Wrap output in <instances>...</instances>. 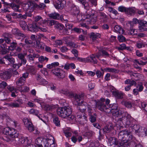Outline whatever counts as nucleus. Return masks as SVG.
I'll return each instance as SVG.
<instances>
[{"instance_id": "nucleus-1", "label": "nucleus", "mask_w": 147, "mask_h": 147, "mask_svg": "<svg viewBox=\"0 0 147 147\" xmlns=\"http://www.w3.org/2000/svg\"><path fill=\"white\" fill-rule=\"evenodd\" d=\"M57 112L58 115L63 118L67 117L69 120H75V116L71 115L72 110L69 106L59 108L57 109Z\"/></svg>"}, {"instance_id": "nucleus-2", "label": "nucleus", "mask_w": 147, "mask_h": 147, "mask_svg": "<svg viewBox=\"0 0 147 147\" xmlns=\"http://www.w3.org/2000/svg\"><path fill=\"white\" fill-rule=\"evenodd\" d=\"M110 100L108 98L105 101L104 98H101V100L96 103V107L99 110L102 111H104L109 113L111 112V109H113V107H111V105L109 103Z\"/></svg>"}, {"instance_id": "nucleus-3", "label": "nucleus", "mask_w": 147, "mask_h": 147, "mask_svg": "<svg viewBox=\"0 0 147 147\" xmlns=\"http://www.w3.org/2000/svg\"><path fill=\"white\" fill-rule=\"evenodd\" d=\"M107 138L108 139V142L110 146L115 145L117 146L118 147H128V146L127 143L122 141L120 142L115 137H109L108 136Z\"/></svg>"}, {"instance_id": "nucleus-4", "label": "nucleus", "mask_w": 147, "mask_h": 147, "mask_svg": "<svg viewBox=\"0 0 147 147\" xmlns=\"http://www.w3.org/2000/svg\"><path fill=\"white\" fill-rule=\"evenodd\" d=\"M120 121H122V123L125 125L126 126H127L129 127L133 125L132 123L133 121V118L128 113L125 114L124 117H122V118H119V119Z\"/></svg>"}, {"instance_id": "nucleus-5", "label": "nucleus", "mask_w": 147, "mask_h": 147, "mask_svg": "<svg viewBox=\"0 0 147 147\" xmlns=\"http://www.w3.org/2000/svg\"><path fill=\"white\" fill-rule=\"evenodd\" d=\"M81 95H83V98L82 99H78L77 100L75 99V101L77 102V103H76L75 104L78 105V109L82 113L83 112H84L86 110V109H87L88 105H88L87 103L84 102L83 100H81L84 98V95L83 94H81Z\"/></svg>"}, {"instance_id": "nucleus-6", "label": "nucleus", "mask_w": 147, "mask_h": 147, "mask_svg": "<svg viewBox=\"0 0 147 147\" xmlns=\"http://www.w3.org/2000/svg\"><path fill=\"white\" fill-rule=\"evenodd\" d=\"M62 93L67 96L71 97H74L75 99H82L83 98V95H78L74 93L73 92L69 91L67 89H63L61 90L60 91Z\"/></svg>"}, {"instance_id": "nucleus-7", "label": "nucleus", "mask_w": 147, "mask_h": 147, "mask_svg": "<svg viewBox=\"0 0 147 147\" xmlns=\"http://www.w3.org/2000/svg\"><path fill=\"white\" fill-rule=\"evenodd\" d=\"M113 127L112 125L111 124H110L106 125L102 129H100L99 131V139L100 140V139L102 137V135L101 134L102 131L103 132V133L105 135L106 138H107V136H108L109 133L111 132V131L113 129Z\"/></svg>"}, {"instance_id": "nucleus-8", "label": "nucleus", "mask_w": 147, "mask_h": 147, "mask_svg": "<svg viewBox=\"0 0 147 147\" xmlns=\"http://www.w3.org/2000/svg\"><path fill=\"white\" fill-rule=\"evenodd\" d=\"M77 60L83 62H91L94 64L97 63V61L95 58V56L92 54L90 56L86 58H82L80 57L76 58Z\"/></svg>"}, {"instance_id": "nucleus-9", "label": "nucleus", "mask_w": 147, "mask_h": 147, "mask_svg": "<svg viewBox=\"0 0 147 147\" xmlns=\"http://www.w3.org/2000/svg\"><path fill=\"white\" fill-rule=\"evenodd\" d=\"M14 139L16 144L22 145L23 146L26 145L29 141L27 138L23 137H18V136Z\"/></svg>"}, {"instance_id": "nucleus-10", "label": "nucleus", "mask_w": 147, "mask_h": 147, "mask_svg": "<svg viewBox=\"0 0 147 147\" xmlns=\"http://www.w3.org/2000/svg\"><path fill=\"white\" fill-rule=\"evenodd\" d=\"M52 72L54 74L58 76L59 78H63L65 75V73L62 69L57 68L53 69Z\"/></svg>"}, {"instance_id": "nucleus-11", "label": "nucleus", "mask_w": 147, "mask_h": 147, "mask_svg": "<svg viewBox=\"0 0 147 147\" xmlns=\"http://www.w3.org/2000/svg\"><path fill=\"white\" fill-rule=\"evenodd\" d=\"M94 11H92V14L89 16H88V15H86V21L88 22L89 23L94 24L97 20V16L94 15Z\"/></svg>"}, {"instance_id": "nucleus-12", "label": "nucleus", "mask_w": 147, "mask_h": 147, "mask_svg": "<svg viewBox=\"0 0 147 147\" xmlns=\"http://www.w3.org/2000/svg\"><path fill=\"white\" fill-rule=\"evenodd\" d=\"M12 32L15 35L16 38L19 39L22 38H25V35L17 28H15L12 30Z\"/></svg>"}, {"instance_id": "nucleus-13", "label": "nucleus", "mask_w": 147, "mask_h": 147, "mask_svg": "<svg viewBox=\"0 0 147 147\" xmlns=\"http://www.w3.org/2000/svg\"><path fill=\"white\" fill-rule=\"evenodd\" d=\"M11 77V74L8 71L2 70L0 71V77L4 80L10 79Z\"/></svg>"}, {"instance_id": "nucleus-14", "label": "nucleus", "mask_w": 147, "mask_h": 147, "mask_svg": "<svg viewBox=\"0 0 147 147\" xmlns=\"http://www.w3.org/2000/svg\"><path fill=\"white\" fill-rule=\"evenodd\" d=\"M23 121L25 126L28 128L30 131L32 132L34 130V128L32 123L28 119H24Z\"/></svg>"}, {"instance_id": "nucleus-15", "label": "nucleus", "mask_w": 147, "mask_h": 147, "mask_svg": "<svg viewBox=\"0 0 147 147\" xmlns=\"http://www.w3.org/2000/svg\"><path fill=\"white\" fill-rule=\"evenodd\" d=\"M138 27L141 32L147 31V22L141 20L139 21Z\"/></svg>"}, {"instance_id": "nucleus-16", "label": "nucleus", "mask_w": 147, "mask_h": 147, "mask_svg": "<svg viewBox=\"0 0 147 147\" xmlns=\"http://www.w3.org/2000/svg\"><path fill=\"white\" fill-rule=\"evenodd\" d=\"M81 3L83 5L84 7L86 10V11L85 15H88L89 16L92 14V11L90 8V6L88 3L85 1H83Z\"/></svg>"}, {"instance_id": "nucleus-17", "label": "nucleus", "mask_w": 147, "mask_h": 147, "mask_svg": "<svg viewBox=\"0 0 147 147\" xmlns=\"http://www.w3.org/2000/svg\"><path fill=\"white\" fill-rule=\"evenodd\" d=\"M111 112L110 113L114 114V115L117 117L121 116V115L122 116V117H124L125 114H126V113H123V112L121 110H118L117 107H115V108H113V109H111Z\"/></svg>"}, {"instance_id": "nucleus-18", "label": "nucleus", "mask_w": 147, "mask_h": 147, "mask_svg": "<svg viewBox=\"0 0 147 147\" xmlns=\"http://www.w3.org/2000/svg\"><path fill=\"white\" fill-rule=\"evenodd\" d=\"M29 113L30 114L34 115L37 116L44 123H46V121L43 120L45 117H42V116L40 114H39V115L38 114L39 113V112L38 110L34 109H31L29 111Z\"/></svg>"}, {"instance_id": "nucleus-19", "label": "nucleus", "mask_w": 147, "mask_h": 147, "mask_svg": "<svg viewBox=\"0 0 147 147\" xmlns=\"http://www.w3.org/2000/svg\"><path fill=\"white\" fill-rule=\"evenodd\" d=\"M65 2L64 1H60L59 0H56L54 2V5L55 7L57 9H62L64 7Z\"/></svg>"}, {"instance_id": "nucleus-20", "label": "nucleus", "mask_w": 147, "mask_h": 147, "mask_svg": "<svg viewBox=\"0 0 147 147\" xmlns=\"http://www.w3.org/2000/svg\"><path fill=\"white\" fill-rule=\"evenodd\" d=\"M69 38L68 37L64 38V40L67 46L74 48H78L80 47L77 43H75L71 41H69L68 40Z\"/></svg>"}, {"instance_id": "nucleus-21", "label": "nucleus", "mask_w": 147, "mask_h": 147, "mask_svg": "<svg viewBox=\"0 0 147 147\" xmlns=\"http://www.w3.org/2000/svg\"><path fill=\"white\" fill-rule=\"evenodd\" d=\"M44 147H55L54 141L52 139H44L43 140Z\"/></svg>"}, {"instance_id": "nucleus-22", "label": "nucleus", "mask_w": 147, "mask_h": 147, "mask_svg": "<svg viewBox=\"0 0 147 147\" xmlns=\"http://www.w3.org/2000/svg\"><path fill=\"white\" fill-rule=\"evenodd\" d=\"M23 102L22 99H19L14 102L9 103V105L12 108H19L21 107V105L22 104Z\"/></svg>"}, {"instance_id": "nucleus-23", "label": "nucleus", "mask_w": 147, "mask_h": 147, "mask_svg": "<svg viewBox=\"0 0 147 147\" xmlns=\"http://www.w3.org/2000/svg\"><path fill=\"white\" fill-rule=\"evenodd\" d=\"M3 58L5 59L6 61L9 62L7 64V65L8 66H11V65H12V64H13L15 63V60L10 55H7L4 56Z\"/></svg>"}, {"instance_id": "nucleus-24", "label": "nucleus", "mask_w": 147, "mask_h": 147, "mask_svg": "<svg viewBox=\"0 0 147 147\" xmlns=\"http://www.w3.org/2000/svg\"><path fill=\"white\" fill-rule=\"evenodd\" d=\"M36 4L31 1H29L26 4L24 7V9L26 11L28 10H32L35 7Z\"/></svg>"}, {"instance_id": "nucleus-25", "label": "nucleus", "mask_w": 147, "mask_h": 147, "mask_svg": "<svg viewBox=\"0 0 147 147\" xmlns=\"http://www.w3.org/2000/svg\"><path fill=\"white\" fill-rule=\"evenodd\" d=\"M136 11V8L135 7H127L126 14L130 16H133L135 13Z\"/></svg>"}, {"instance_id": "nucleus-26", "label": "nucleus", "mask_w": 147, "mask_h": 147, "mask_svg": "<svg viewBox=\"0 0 147 147\" xmlns=\"http://www.w3.org/2000/svg\"><path fill=\"white\" fill-rule=\"evenodd\" d=\"M70 8L69 11L73 15H77V16H78V14L79 13V11L76 6L74 4L72 5Z\"/></svg>"}, {"instance_id": "nucleus-27", "label": "nucleus", "mask_w": 147, "mask_h": 147, "mask_svg": "<svg viewBox=\"0 0 147 147\" xmlns=\"http://www.w3.org/2000/svg\"><path fill=\"white\" fill-rule=\"evenodd\" d=\"M38 26L36 24H30L28 26V30L32 32H36L38 31Z\"/></svg>"}, {"instance_id": "nucleus-28", "label": "nucleus", "mask_w": 147, "mask_h": 147, "mask_svg": "<svg viewBox=\"0 0 147 147\" xmlns=\"http://www.w3.org/2000/svg\"><path fill=\"white\" fill-rule=\"evenodd\" d=\"M9 130L8 135L10 137L15 139L18 136V134L16 133V131L14 129L10 128Z\"/></svg>"}, {"instance_id": "nucleus-29", "label": "nucleus", "mask_w": 147, "mask_h": 147, "mask_svg": "<svg viewBox=\"0 0 147 147\" xmlns=\"http://www.w3.org/2000/svg\"><path fill=\"white\" fill-rule=\"evenodd\" d=\"M113 95L117 98L121 99L123 98V94L121 92L118 90L113 91L112 92Z\"/></svg>"}, {"instance_id": "nucleus-30", "label": "nucleus", "mask_w": 147, "mask_h": 147, "mask_svg": "<svg viewBox=\"0 0 147 147\" xmlns=\"http://www.w3.org/2000/svg\"><path fill=\"white\" fill-rule=\"evenodd\" d=\"M56 21L53 20H45L42 21V23L49 26H51L53 25H55Z\"/></svg>"}, {"instance_id": "nucleus-31", "label": "nucleus", "mask_w": 147, "mask_h": 147, "mask_svg": "<svg viewBox=\"0 0 147 147\" xmlns=\"http://www.w3.org/2000/svg\"><path fill=\"white\" fill-rule=\"evenodd\" d=\"M49 16L50 18L55 20L59 19L60 18L61 19L62 17H63V16H60L58 13L56 12L50 13L49 15Z\"/></svg>"}, {"instance_id": "nucleus-32", "label": "nucleus", "mask_w": 147, "mask_h": 147, "mask_svg": "<svg viewBox=\"0 0 147 147\" xmlns=\"http://www.w3.org/2000/svg\"><path fill=\"white\" fill-rule=\"evenodd\" d=\"M39 56L38 54L37 53H33V54H29L28 55L27 57L29 59L30 62H34L35 58H38Z\"/></svg>"}, {"instance_id": "nucleus-33", "label": "nucleus", "mask_w": 147, "mask_h": 147, "mask_svg": "<svg viewBox=\"0 0 147 147\" xmlns=\"http://www.w3.org/2000/svg\"><path fill=\"white\" fill-rule=\"evenodd\" d=\"M17 45L16 42L12 41L9 45H6V46L9 51H12L15 49Z\"/></svg>"}, {"instance_id": "nucleus-34", "label": "nucleus", "mask_w": 147, "mask_h": 147, "mask_svg": "<svg viewBox=\"0 0 147 147\" xmlns=\"http://www.w3.org/2000/svg\"><path fill=\"white\" fill-rule=\"evenodd\" d=\"M11 15L12 16V18L14 19L21 20H22V14H18L17 13L13 12L11 13Z\"/></svg>"}, {"instance_id": "nucleus-35", "label": "nucleus", "mask_w": 147, "mask_h": 147, "mask_svg": "<svg viewBox=\"0 0 147 147\" xmlns=\"http://www.w3.org/2000/svg\"><path fill=\"white\" fill-rule=\"evenodd\" d=\"M125 136V139L123 140V141H125L127 142L129 141L133 138L132 134L130 132H128L127 130Z\"/></svg>"}, {"instance_id": "nucleus-36", "label": "nucleus", "mask_w": 147, "mask_h": 147, "mask_svg": "<svg viewBox=\"0 0 147 147\" xmlns=\"http://www.w3.org/2000/svg\"><path fill=\"white\" fill-rule=\"evenodd\" d=\"M3 36L5 38V41L6 43L5 45H9L12 42L11 39L9 38L10 35L8 33H5L4 34Z\"/></svg>"}, {"instance_id": "nucleus-37", "label": "nucleus", "mask_w": 147, "mask_h": 147, "mask_svg": "<svg viewBox=\"0 0 147 147\" xmlns=\"http://www.w3.org/2000/svg\"><path fill=\"white\" fill-rule=\"evenodd\" d=\"M0 47L2 49L1 52V54L3 55L6 54L9 51L5 44H1L0 45Z\"/></svg>"}, {"instance_id": "nucleus-38", "label": "nucleus", "mask_w": 147, "mask_h": 147, "mask_svg": "<svg viewBox=\"0 0 147 147\" xmlns=\"http://www.w3.org/2000/svg\"><path fill=\"white\" fill-rule=\"evenodd\" d=\"M37 80L40 83V84L43 85H45L48 83V82L40 77V76H38L36 77Z\"/></svg>"}, {"instance_id": "nucleus-39", "label": "nucleus", "mask_w": 147, "mask_h": 147, "mask_svg": "<svg viewBox=\"0 0 147 147\" xmlns=\"http://www.w3.org/2000/svg\"><path fill=\"white\" fill-rule=\"evenodd\" d=\"M9 6L11 7L12 9L14 11L16 12H20L21 11L19 9L20 6L18 5L13 3L10 4Z\"/></svg>"}, {"instance_id": "nucleus-40", "label": "nucleus", "mask_w": 147, "mask_h": 147, "mask_svg": "<svg viewBox=\"0 0 147 147\" xmlns=\"http://www.w3.org/2000/svg\"><path fill=\"white\" fill-rule=\"evenodd\" d=\"M25 80V78L20 77L16 83L17 85L21 86L24 84Z\"/></svg>"}, {"instance_id": "nucleus-41", "label": "nucleus", "mask_w": 147, "mask_h": 147, "mask_svg": "<svg viewBox=\"0 0 147 147\" xmlns=\"http://www.w3.org/2000/svg\"><path fill=\"white\" fill-rule=\"evenodd\" d=\"M114 31L115 32L119 34H122L124 33L123 29L118 25H116L114 27Z\"/></svg>"}, {"instance_id": "nucleus-42", "label": "nucleus", "mask_w": 147, "mask_h": 147, "mask_svg": "<svg viewBox=\"0 0 147 147\" xmlns=\"http://www.w3.org/2000/svg\"><path fill=\"white\" fill-rule=\"evenodd\" d=\"M140 126L139 125H134L130 126V129H132V131H134L136 133L140 129Z\"/></svg>"}, {"instance_id": "nucleus-43", "label": "nucleus", "mask_w": 147, "mask_h": 147, "mask_svg": "<svg viewBox=\"0 0 147 147\" xmlns=\"http://www.w3.org/2000/svg\"><path fill=\"white\" fill-rule=\"evenodd\" d=\"M127 130H124L121 131L119 132L118 135V138L119 139L123 140L125 139V136Z\"/></svg>"}, {"instance_id": "nucleus-44", "label": "nucleus", "mask_w": 147, "mask_h": 147, "mask_svg": "<svg viewBox=\"0 0 147 147\" xmlns=\"http://www.w3.org/2000/svg\"><path fill=\"white\" fill-rule=\"evenodd\" d=\"M32 11H33L32 10L30 11H28V10H27V11L25 13V14L22 15V17H22V20H24L26 19L27 16L30 17L32 16V14L31 13V12Z\"/></svg>"}, {"instance_id": "nucleus-45", "label": "nucleus", "mask_w": 147, "mask_h": 147, "mask_svg": "<svg viewBox=\"0 0 147 147\" xmlns=\"http://www.w3.org/2000/svg\"><path fill=\"white\" fill-rule=\"evenodd\" d=\"M36 45L38 49H44L45 46L44 43L42 42H40L39 41H36Z\"/></svg>"}, {"instance_id": "nucleus-46", "label": "nucleus", "mask_w": 147, "mask_h": 147, "mask_svg": "<svg viewBox=\"0 0 147 147\" xmlns=\"http://www.w3.org/2000/svg\"><path fill=\"white\" fill-rule=\"evenodd\" d=\"M54 27L56 28H57L59 30H61L63 29L64 26L58 22L56 21Z\"/></svg>"}, {"instance_id": "nucleus-47", "label": "nucleus", "mask_w": 147, "mask_h": 147, "mask_svg": "<svg viewBox=\"0 0 147 147\" xmlns=\"http://www.w3.org/2000/svg\"><path fill=\"white\" fill-rule=\"evenodd\" d=\"M100 18L103 22H106L107 19V16L104 13L100 12Z\"/></svg>"}, {"instance_id": "nucleus-48", "label": "nucleus", "mask_w": 147, "mask_h": 147, "mask_svg": "<svg viewBox=\"0 0 147 147\" xmlns=\"http://www.w3.org/2000/svg\"><path fill=\"white\" fill-rule=\"evenodd\" d=\"M90 36L93 40L96 38H100L101 36L100 34L97 33H92L90 34Z\"/></svg>"}, {"instance_id": "nucleus-49", "label": "nucleus", "mask_w": 147, "mask_h": 147, "mask_svg": "<svg viewBox=\"0 0 147 147\" xmlns=\"http://www.w3.org/2000/svg\"><path fill=\"white\" fill-rule=\"evenodd\" d=\"M87 109L89 116L96 114L94 113V110L91 109V107L90 105H88Z\"/></svg>"}, {"instance_id": "nucleus-50", "label": "nucleus", "mask_w": 147, "mask_h": 147, "mask_svg": "<svg viewBox=\"0 0 147 147\" xmlns=\"http://www.w3.org/2000/svg\"><path fill=\"white\" fill-rule=\"evenodd\" d=\"M59 65V63L56 62L47 65V67L49 69H51L58 66Z\"/></svg>"}, {"instance_id": "nucleus-51", "label": "nucleus", "mask_w": 147, "mask_h": 147, "mask_svg": "<svg viewBox=\"0 0 147 147\" xmlns=\"http://www.w3.org/2000/svg\"><path fill=\"white\" fill-rule=\"evenodd\" d=\"M53 106L46 105L44 106V109L47 111H52L54 108Z\"/></svg>"}, {"instance_id": "nucleus-52", "label": "nucleus", "mask_w": 147, "mask_h": 147, "mask_svg": "<svg viewBox=\"0 0 147 147\" xmlns=\"http://www.w3.org/2000/svg\"><path fill=\"white\" fill-rule=\"evenodd\" d=\"M90 116L89 120L91 123H94L96 121V114H94Z\"/></svg>"}, {"instance_id": "nucleus-53", "label": "nucleus", "mask_w": 147, "mask_h": 147, "mask_svg": "<svg viewBox=\"0 0 147 147\" xmlns=\"http://www.w3.org/2000/svg\"><path fill=\"white\" fill-rule=\"evenodd\" d=\"M38 58L39 61L40 63H42L45 61H46V62H47L49 60L48 58L43 56H41L40 57H39Z\"/></svg>"}, {"instance_id": "nucleus-54", "label": "nucleus", "mask_w": 147, "mask_h": 147, "mask_svg": "<svg viewBox=\"0 0 147 147\" xmlns=\"http://www.w3.org/2000/svg\"><path fill=\"white\" fill-rule=\"evenodd\" d=\"M41 139L40 138H37L35 142L36 144L38 145L39 147H43L44 146L43 144H41V142H42Z\"/></svg>"}, {"instance_id": "nucleus-55", "label": "nucleus", "mask_w": 147, "mask_h": 147, "mask_svg": "<svg viewBox=\"0 0 147 147\" xmlns=\"http://www.w3.org/2000/svg\"><path fill=\"white\" fill-rule=\"evenodd\" d=\"M20 26L22 28L23 30L26 29L27 24L26 22L24 21H21L20 22Z\"/></svg>"}, {"instance_id": "nucleus-56", "label": "nucleus", "mask_w": 147, "mask_h": 147, "mask_svg": "<svg viewBox=\"0 0 147 147\" xmlns=\"http://www.w3.org/2000/svg\"><path fill=\"white\" fill-rule=\"evenodd\" d=\"M127 7L123 6H120L118 8L119 11L122 12H124L125 14Z\"/></svg>"}, {"instance_id": "nucleus-57", "label": "nucleus", "mask_w": 147, "mask_h": 147, "mask_svg": "<svg viewBox=\"0 0 147 147\" xmlns=\"http://www.w3.org/2000/svg\"><path fill=\"white\" fill-rule=\"evenodd\" d=\"M95 56V58L96 59V57L97 58L100 60H101L100 58L102 56V50H99L98 52L96 54V55H94Z\"/></svg>"}, {"instance_id": "nucleus-58", "label": "nucleus", "mask_w": 147, "mask_h": 147, "mask_svg": "<svg viewBox=\"0 0 147 147\" xmlns=\"http://www.w3.org/2000/svg\"><path fill=\"white\" fill-rule=\"evenodd\" d=\"M117 38L119 42H123L125 41V38L121 34L118 36Z\"/></svg>"}, {"instance_id": "nucleus-59", "label": "nucleus", "mask_w": 147, "mask_h": 147, "mask_svg": "<svg viewBox=\"0 0 147 147\" xmlns=\"http://www.w3.org/2000/svg\"><path fill=\"white\" fill-rule=\"evenodd\" d=\"M122 104L127 108H131L132 107L131 103L129 101H125L123 102Z\"/></svg>"}, {"instance_id": "nucleus-60", "label": "nucleus", "mask_w": 147, "mask_h": 147, "mask_svg": "<svg viewBox=\"0 0 147 147\" xmlns=\"http://www.w3.org/2000/svg\"><path fill=\"white\" fill-rule=\"evenodd\" d=\"M44 24H40V26L38 27V28H39L38 30H40L43 32H46L47 31V28L44 27Z\"/></svg>"}, {"instance_id": "nucleus-61", "label": "nucleus", "mask_w": 147, "mask_h": 147, "mask_svg": "<svg viewBox=\"0 0 147 147\" xmlns=\"http://www.w3.org/2000/svg\"><path fill=\"white\" fill-rule=\"evenodd\" d=\"M9 129L10 128L9 127H6L4 128L2 130V133L5 135H8Z\"/></svg>"}, {"instance_id": "nucleus-62", "label": "nucleus", "mask_w": 147, "mask_h": 147, "mask_svg": "<svg viewBox=\"0 0 147 147\" xmlns=\"http://www.w3.org/2000/svg\"><path fill=\"white\" fill-rule=\"evenodd\" d=\"M53 121L55 125L57 126H60V121L59 120V119L57 117H55L53 119Z\"/></svg>"}, {"instance_id": "nucleus-63", "label": "nucleus", "mask_w": 147, "mask_h": 147, "mask_svg": "<svg viewBox=\"0 0 147 147\" xmlns=\"http://www.w3.org/2000/svg\"><path fill=\"white\" fill-rule=\"evenodd\" d=\"M36 37L38 39H41L42 38L43 40L47 39V37L42 34H39L37 35Z\"/></svg>"}, {"instance_id": "nucleus-64", "label": "nucleus", "mask_w": 147, "mask_h": 147, "mask_svg": "<svg viewBox=\"0 0 147 147\" xmlns=\"http://www.w3.org/2000/svg\"><path fill=\"white\" fill-rule=\"evenodd\" d=\"M91 6L96 7L97 5V0H89Z\"/></svg>"}]
</instances>
